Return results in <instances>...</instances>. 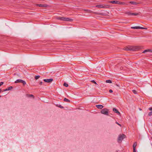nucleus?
Instances as JSON below:
<instances>
[{"mask_svg": "<svg viewBox=\"0 0 152 152\" xmlns=\"http://www.w3.org/2000/svg\"><path fill=\"white\" fill-rule=\"evenodd\" d=\"M142 47L141 46H129L124 48V50L127 51H137L141 49Z\"/></svg>", "mask_w": 152, "mask_h": 152, "instance_id": "nucleus-1", "label": "nucleus"}, {"mask_svg": "<svg viewBox=\"0 0 152 152\" xmlns=\"http://www.w3.org/2000/svg\"><path fill=\"white\" fill-rule=\"evenodd\" d=\"M109 2L113 4H121L125 5H128V4L126 2H121L120 1H110Z\"/></svg>", "mask_w": 152, "mask_h": 152, "instance_id": "nucleus-2", "label": "nucleus"}, {"mask_svg": "<svg viewBox=\"0 0 152 152\" xmlns=\"http://www.w3.org/2000/svg\"><path fill=\"white\" fill-rule=\"evenodd\" d=\"M57 19L59 20H60L62 21H72L73 20L72 19H71L69 18H66L64 17H58L57 18Z\"/></svg>", "mask_w": 152, "mask_h": 152, "instance_id": "nucleus-3", "label": "nucleus"}, {"mask_svg": "<svg viewBox=\"0 0 152 152\" xmlns=\"http://www.w3.org/2000/svg\"><path fill=\"white\" fill-rule=\"evenodd\" d=\"M125 137V135L124 134L119 135L118 139V142H120V141H121Z\"/></svg>", "mask_w": 152, "mask_h": 152, "instance_id": "nucleus-4", "label": "nucleus"}, {"mask_svg": "<svg viewBox=\"0 0 152 152\" xmlns=\"http://www.w3.org/2000/svg\"><path fill=\"white\" fill-rule=\"evenodd\" d=\"M101 112L102 114L106 115H108V110L107 108L103 109L101 110Z\"/></svg>", "mask_w": 152, "mask_h": 152, "instance_id": "nucleus-5", "label": "nucleus"}, {"mask_svg": "<svg viewBox=\"0 0 152 152\" xmlns=\"http://www.w3.org/2000/svg\"><path fill=\"white\" fill-rule=\"evenodd\" d=\"M15 83H23V86L25 85L26 83V82L25 81L21 79H18L15 82Z\"/></svg>", "mask_w": 152, "mask_h": 152, "instance_id": "nucleus-6", "label": "nucleus"}, {"mask_svg": "<svg viewBox=\"0 0 152 152\" xmlns=\"http://www.w3.org/2000/svg\"><path fill=\"white\" fill-rule=\"evenodd\" d=\"M126 14L128 15H139V13H131L130 12H127Z\"/></svg>", "mask_w": 152, "mask_h": 152, "instance_id": "nucleus-7", "label": "nucleus"}, {"mask_svg": "<svg viewBox=\"0 0 152 152\" xmlns=\"http://www.w3.org/2000/svg\"><path fill=\"white\" fill-rule=\"evenodd\" d=\"M107 6L109 7V6L108 5H97L96 7H100V8H107Z\"/></svg>", "mask_w": 152, "mask_h": 152, "instance_id": "nucleus-8", "label": "nucleus"}, {"mask_svg": "<svg viewBox=\"0 0 152 152\" xmlns=\"http://www.w3.org/2000/svg\"><path fill=\"white\" fill-rule=\"evenodd\" d=\"M53 80L52 78H50L49 79H45L43 80L45 82H47L48 83H51L52 82Z\"/></svg>", "mask_w": 152, "mask_h": 152, "instance_id": "nucleus-9", "label": "nucleus"}, {"mask_svg": "<svg viewBox=\"0 0 152 152\" xmlns=\"http://www.w3.org/2000/svg\"><path fill=\"white\" fill-rule=\"evenodd\" d=\"M113 111L115 113L118 114V115H120L121 113H120L118 111V110L115 108H114L113 109Z\"/></svg>", "mask_w": 152, "mask_h": 152, "instance_id": "nucleus-10", "label": "nucleus"}, {"mask_svg": "<svg viewBox=\"0 0 152 152\" xmlns=\"http://www.w3.org/2000/svg\"><path fill=\"white\" fill-rule=\"evenodd\" d=\"M12 88H13V87L12 86H10V87H8V88H7L6 89H4L3 91H6L10 90L12 89Z\"/></svg>", "mask_w": 152, "mask_h": 152, "instance_id": "nucleus-11", "label": "nucleus"}, {"mask_svg": "<svg viewBox=\"0 0 152 152\" xmlns=\"http://www.w3.org/2000/svg\"><path fill=\"white\" fill-rule=\"evenodd\" d=\"M96 107L98 108V109H102L103 107V106L102 105H96Z\"/></svg>", "mask_w": 152, "mask_h": 152, "instance_id": "nucleus-12", "label": "nucleus"}, {"mask_svg": "<svg viewBox=\"0 0 152 152\" xmlns=\"http://www.w3.org/2000/svg\"><path fill=\"white\" fill-rule=\"evenodd\" d=\"M152 52V50H151V49H149L145 50L142 52V53H144L145 52Z\"/></svg>", "mask_w": 152, "mask_h": 152, "instance_id": "nucleus-13", "label": "nucleus"}, {"mask_svg": "<svg viewBox=\"0 0 152 152\" xmlns=\"http://www.w3.org/2000/svg\"><path fill=\"white\" fill-rule=\"evenodd\" d=\"M129 3L132 4H134V5H136V4H139V3H138L136 2H135L134 1H130V2H129Z\"/></svg>", "mask_w": 152, "mask_h": 152, "instance_id": "nucleus-14", "label": "nucleus"}, {"mask_svg": "<svg viewBox=\"0 0 152 152\" xmlns=\"http://www.w3.org/2000/svg\"><path fill=\"white\" fill-rule=\"evenodd\" d=\"M84 10L87 13H92L93 12L92 11L84 9Z\"/></svg>", "mask_w": 152, "mask_h": 152, "instance_id": "nucleus-15", "label": "nucleus"}, {"mask_svg": "<svg viewBox=\"0 0 152 152\" xmlns=\"http://www.w3.org/2000/svg\"><path fill=\"white\" fill-rule=\"evenodd\" d=\"M137 145V142H135L134 143V144H133V148H136V147Z\"/></svg>", "mask_w": 152, "mask_h": 152, "instance_id": "nucleus-16", "label": "nucleus"}, {"mask_svg": "<svg viewBox=\"0 0 152 152\" xmlns=\"http://www.w3.org/2000/svg\"><path fill=\"white\" fill-rule=\"evenodd\" d=\"M131 28L132 29H139V26L132 27Z\"/></svg>", "mask_w": 152, "mask_h": 152, "instance_id": "nucleus-17", "label": "nucleus"}, {"mask_svg": "<svg viewBox=\"0 0 152 152\" xmlns=\"http://www.w3.org/2000/svg\"><path fill=\"white\" fill-rule=\"evenodd\" d=\"M64 101L67 102H70L69 100L68 99H66V98H64Z\"/></svg>", "mask_w": 152, "mask_h": 152, "instance_id": "nucleus-18", "label": "nucleus"}, {"mask_svg": "<svg viewBox=\"0 0 152 152\" xmlns=\"http://www.w3.org/2000/svg\"><path fill=\"white\" fill-rule=\"evenodd\" d=\"M106 82L107 83H111L112 81L110 80H106Z\"/></svg>", "mask_w": 152, "mask_h": 152, "instance_id": "nucleus-19", "label": "nucleus"}, {"mask_svg": "<svg viewBox=\"0 0 152 152\" xmlns=\"http://www.w3.org/2000/svg\"><path fill=\"white\" fill-rule=\"evenodd\" d=\"M40 77L39 75L36 76L35 77V78L36 80H37Z\"/></svg>", "mask_w": 152, "mask_h": 152, "instance_id": "nucleus-20", "label": "nucleus"}, {"mask_svg": "<svg viewBox=\"0 0 152 152\" xmlns=\"http://www.w3.org/2000/svg\"><path fill=\"white\" fill-rule=\"evenodd\" d=\"M56 106L61 108H63L64 107L60 105L57 104Z\"/></svg>", "mask_w": 152, "mask_h": 152, "instance_id": "nucleus-21", "label": "nucleus"}, {"mask_svg": "<svg viewBox=\"0 0 152 152\" xmlns=\"http://www.w3.org/2000/svg\"><path fill=\"white\" fill-rule=\"evenodd\" d=\"M139 29H147V28H146L142 27H141L139 26Z\"/></svg>", "mask_w": 152, "mask_h": 152, "instance_id": "nucleus-22", "label": "nucleus"}, {"mask_svg": "<svg viewBox=\"0 0 152 152\" xmlns=\"http://www.w3.org/2000/svg\"><path fill=\"white\" fill-rule=\"evenodd\" d=\"M37 6L40 7H43V4H37Z\"/></svg>", "mask_w": 152, "mask_h": 152, "instance_id": "nucleus-23", "label": "nucleus"}, {"mask_svg": "<svg viewBox=\"0 0 152 152\" xmlns=\"http://www.w3.org/2000/svg\"><path fill=\"white\" fill-rule=\"evenodd\" d=\"M64 86L66 87H68V85L66 83H64Z\"/></svg>", "mask_w": 152, "mask_h": 152, "instance_id": "nucleus-24", "label": "nucleus"}, {"mask_svg": "<svg viewBox=\"0 0 152 152\" xmlns=\"http://www.w3.org/2000/svg\"><path fill=\"white\" fill-rule=\"evenodd\" d=\"M148 115L149 116H152V112H149L148 114Z\"/></svg>", "mask_w": 152, "mask_h": 152, "instance_id": "nucleus-25", "label": "nucleus"}, {"mask_svg": "<svg viewBox=\"0 0 152 152\" xmlns=\"http://www.w3.org/2000/svg\"><path fill=\"white\" fill-rule=\"evenodd\" d=\"M133 92L134 94H136L137 93V92L135 90H133L132 91Z\"/></svg>", "mask_w": 152, "mask_h": 152, "instance_id": "nucleus-26", "label": "nucleus"}, {"mask_svg": "<svg viewBox=\"0 0 152 152\" xmlns=\"http://www.w3.org/2000/svg\"><path fill=\"white\" fill-rule=\"evenodd\" d=\"M47 7V5L46 4H43V7Z\"/></svg>", "mask_w": 152, "mask_h": 152, "instance_id": "nucleus-27", "label": "nucleus"}, {"mask_svg": "<svg viewBox=\"0 0 152 152\" xmlns=\"http://www.w3.org/2000/svg\"><path fill=\"white\" fill-rule=\"evenodd\" d=\"M91 82L93 83L96 84V82L94 80H92L91 81Z\"/></svg>", "mask_w": 152, "mask_h": 152, "instance_id": "nucleus-28", "label": "nucleus"}, {"mask_svg": "<svg viewBox=\"0 0 152 152\" xmlns=\"http://www.w3.org/2000/svg\"><path fill=\"white\" fill-rule=\"evenodd\" d=\"M4 84V82H0V86H1L2 85H3Z\"/></svg>", "mask_w": 152, "mask_h": 152, "instance_id": "nucleus-29", "label": "nucleus"}, {"mask_svg": "<svg viewBox=\"0 0 152 152\" xmlns=\"http://www.w3.org/2000/svg\"><path fill=\"white\" fill-rule=\"evenodd\" d=\"M29 95L30 97H33V98L34 97V95L32 94H29Z\"/></svg>", "mask_w": 152, "mask_h": 152, "instance_id": "nucleus-30", "label": "nucleus"}, {"mask_svg": "<svg viewBox=\"0 0 152 152\" xmlns=\"http://www.w3.org/2000/svg\"><path fill=\"white\" fill-rule=\"evenodd\" d=\"M117 124H118L119 126H121V125L119 124L118 122H116L115 123Z\"/></svg>", "mask_w": 152, "mask_h": 152, "instance_id": "nucleus-31", "label": "nucleus"}, {"mask_svg": "<svg viewBox=\"0 0 152 152\" xmlns=\"http://www.w3.org/2000/svg\"><path fill=\"white\" fill-rule=\"evenodd\" d=\"M133 152H136V148H133Z\"/></svg>", "mask_w": 152, "mask_h": 152, "instance_id": "nucleus-32", "label": "nucleus"}, {"mask_svg": "<svg viewBox=\"0 0 152 152\" xmlns=\"http://www.w3.org/2000/svg\"><path fill=\"white\" fill-rule=\"evenodd\" d=\"M109 92H110V93H112L113 92V91L112 90H111V89H110L109 90Z\"/></svg>", "mask_w": 152, "mask_h": 152, "instance_id": "nucleus-33", "label": "nucleus"}, {"mask_svg": "<svg viewBox=\"0 0 152 152\" xmlns=\"http://www.w3.org/2000/svg\"><path fill=\"white\" fill-rule=\"evenodd\" d=\"M148 109L150 110H152V107H149Z\"/></svg>", "mask_w": 152, "mask_h": 152, "instance_id": "nucleus-34", "label": "nucleus"}, {"mask_svg": "<svg viewBox=\"0 0 152 152\" xmlns=\"http://www.w3.org/2000/svg\"><path fill=\"white\" fill-rule=\"evenodd\" d=\"M42 82H41L39 83V84L40 85H42Z\"/></svg>", "mask_w": 152, "mask_h": 152, "instance_id": "nucleus-35", "label": "nucleus"}, {"mask_svg": "<svg viewBox=\"0 0 152 152\" xmlns=\"http://www.w3.org/2000/svg\"><path fill=\"white\" fill-rule=\"evenodd\" d=\"M2 90L1 89H0V92H1V91Z\"/></svg>", "mask_w": 152, "mask_h": 152, "instance_id": "nucleus-36", "label": "nucleus"}, {"mask_svg": "<svg viewBox=\"0 0 152 152\" xmlns=\"http://www.w3.org/2000/svg\"><path fill=\"white\" fill-rule=\"evenodd\" d=\"M116 86H118V85L117 84H116Z\"/></svg>", "mask_w": 152, "mask_h": 152, "instance_id": "nucleus-37", "label": "nucleus"}, {"mask_svg": "<svg viewBox=\"0 0 152 152\" xmlns=\"http://www.w3.org/2000/svg\"><path fill=\"white\" fill-rule=\"evenodd\" d=\"M1 97V96H0V97Z\"/></svg>", "mask_w": 152, "mask_h": 152, "instance_id": "nucleus-38", "label": "nucleus"}]
</instances>
